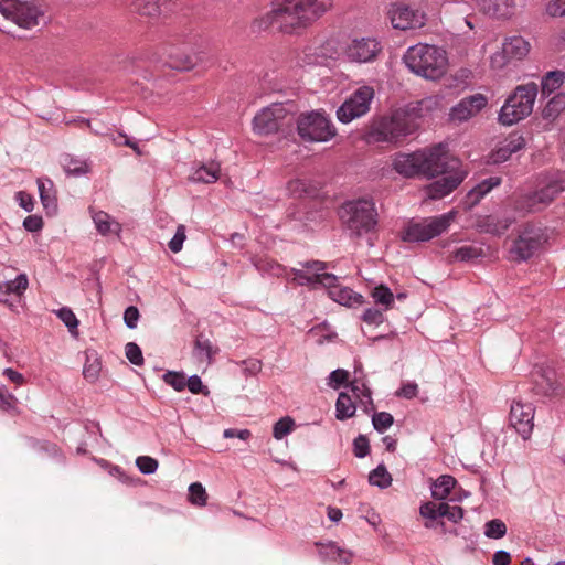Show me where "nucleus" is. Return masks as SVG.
Listing matches in <instances>:
<instances>
[{
	"instance_id": "nucleus-1",
	"label": "nucleus",
	"mask_w": 565,
	"mask_h": 565,
	"mask_svg": "<svg viewBox=\"0 0 565 565\" xmlns=\"http://www.w3.org/2000/svg\"><path fill=\"white\" fill-rule=\"evenodd\" d=\"M331 6L332 0H275L260 22L265 28L292 33L310 25Z\"/></svg>"
},
{
	"instance_id": "nucleus-2",
	"label": "nucleus",
	"mask_w": 565,
	"mask_h": 565,
	"mask_svg": "<svg viewBox=\"0 0 565 565\" xmlns=\"http://www.w3.org/2000/svg\"><path fill=\"white\" fill-rule=\"evenodd\" d=\"M438 99L434 96L408 104L404 109L395 110L388 117L374 121L366 135L367 142H398L406 136L416 131L417 118L423 117L438 107Z\"/></svg>"
},
{
	"instance_id": "nucleus-3",
	"label": "nucleus",
	"mask_w": 565,
	"mask_h": 565,
	"mask_svg": "<svg viewBox=\"0 0 565 565\" xmlns=\"http://www.w3.org/2000/svg\"><path fill=\"white\" fill-rule=\"evenodd\" d=\"M403 60L412 73L429 81L441 78L448 68L446 51L427 43L409 46Z\"/></svg>"
},
{
	"instance_id": "nucleus-4",
	"label": "nucleus",
	"mask_w": 565,
	"mask_h": 565,
	"mask_svg": "<svg viewBox=\"0 0 565 565\" xmlns=\"http://www.w3.org/2000/svg\"><path fill=\"white\" fill-rule=\"evenodd\" d=\"M340 213L347 228L354 237H362L372 232L377 224L375 204L369 199L348 202L341 207Z\"/></svg>"
},
{
	"instance_id": "nucleus-5",
	"label": "nucleus",
	"mask_w": 565,
	"mask_h": 565,
	"mask_svg": "<svg viewBox=\"0 0 565 565\" xmlns=\"http://www.w3.org/2000/svg\"><path fill=\"white\" fill-rule=\"evenodd\" d=\"M565 191V177H552L544 180L532 192L520 195L514 202V209L522 213H535L546 209Z\"/></svg>"
},
{
	"instance_id": "nucleus-6",
	"label": "nucleus",
	"mask_w": 565,
	"mask_h": 565,
	"mask_svg": "<svg viewBox=\"0 0 565 565\" xmlns=\"http://www.w3.org/2000/svg\"><path fill=\"white\" fill-rule=\"evenodd\" d=\"M537 96V85L529 83L518 86L510 95L499 113V121L512 126L530 116Z\"/></svg>"
},
{
	"instance_id": "nucleus-7",
	"label": "nucleus",
	"mask_w": 565,
	"mask_h": 565,
	"mask_svg": "<svg viewBox=\"0 0 565 565\" xmlns=\"http://www.w3.org/2000/svg\"><path fill=\"white\" fill-rule=\"evenodd\" d=\"M0 12L23 29L45 23V14L34 0H0Z\"/></svg>"
},
{
	"instance_id": "nucleus-8",
	"label": "nucleus",
	"mask_w": 565,
	"mask_h": 565,
	"mask_svg": "<svg viewBox=\"0 0 565 565\" xmlns=\"http://www.w3.org/2000/svg\"><path fill=\"white\" fill-rule=\"evenodd\" d=\"M291 122V105L287 107L285 104L274 103L255 115L253 129L258 135H271L289 127Z\"/></svg>"
},
{
	"instance_id": "nucleus-9",
	"label": "nucleus",
	"mask_w": 565,
	"mask_h": 565,
	"mask_svg": "<svg viewBox=\"0 0 565 565\" xmlns=\"http://www.w3.org/2000/svg\"><path fill=\"white\" fill-rule=\"evenodd\" d=\"M455 213L449 212L439 216L424 218L411 223L404 231L402 238L405 242H426L444 233L454 221Z\"/></svg>"
},
{
	"instance_id": "nucleus-10",
	"label": "nucleus",
	"mask_w": 565,
	"mask_h": 565,
	"mask_svg": "<svg viewBox=\"0 0 565 565\" xmlns=\"http://www.w3.org/2000/svg\"><path fill=\"white\" fill-rule=\"evenodd\" d=\"M297 129L303 140L311 142H326L337 134L331 121L318 111L301 115L297 121Z\"/></svg>"
},
{
	"instance_id": "nucleus-11",
	"label": "nucleus",
	"mask_w": 565,
	"mask_h": 565,
	"mask_svg": "<svg viewBox=\"0 0 565 565\" xmlns=\"http://www.w3.org/2000/svg\"><path fill=\"white\" fill-rule=\"evenodd\" d=\"M418 154L423 160L420 163V174L434 178L441 173L452 172L458 169L459 161L450 159L446 148L443 145H436L431 148L419 150Z\"/></svg>"
},
{
	"instance_id": "nucleus-12",
	"label": "nucleus",
	"mask_w": 565,
	"mask_h": 565,
	"mask_svg": "<svg viewBox=\"0 0 565 565\" xmlns=\"http://www.w3.org/2000/svg\"><path fill=\"white\" fill-rule=\"evenodd\" d=\"M374 88L369 85L358 87L337 110L338 119L343 124L364 116L374 98Z\"/></svg>"
},
{
	"instance_id": "nucleus-13",
	"label": "nucleus",
	"mask_w": 565,
	"mask_h": 565,
	"mask_svg": "<svg viewBox=\"0 0 565 565\" xmlns=\"http://www.w3.org/2000/svg\"><path fill=\"white\" fill-rule=\"evenodd\" d=\"M545 242V236L540 227L526 225L514 241L510 254L514 260H527Z\"/></svg>"
},
{
	"instance_id": "nucleus-14",
	"label": "nucleus",
	"mask_w": 565,
	"mask_h": 565,
	"mask_svg": "<svg viewBox=\"0 0 565 565\" xmlns=\"http://www.w3.org/2000/svg\"><path fill=\"white\" fill-rule=\"evenodd\" d=\"M529 52L530 43L527 41L521 36H511L502 43L501 50L491 56V67L502 70L513 61H521Z\"/></svg>"
},
{
	"instance_id": "nucleus-15",
	"label": "nucleus",
	"mask_w": 565,
	"mask_h": 565,
	"mask_svg": "<svg viewBox=\"0 0 565 565\" xmlns=\"http://www.w3.org/2000/svg\"><path fill=\"white\" fill-rule=\"evenodd\" d=\"M387 15L392 26L403 31L419 29L426 23V14L424 12L402 2L392 3Z\"/></svg>"
},
{
	"instance_id": "nucleus-16",
	"label": "nucleus",
	"mask_w": 565,
	"mask_h": 565,
	"mask_svg": "<svg viewBox=\"0 0 565 565\" xmlns=\"http://www.w3.org/2000/svg\"><path fill=\"white\" fill-rule=\"evenodd\" d=\"M381 51V43L375 38H356L344 47V55L350 62L370 63Z\"/></svg>"
},
{
	"instance_id": "nucleus-17",
	"label": "nucleus",
	"mask_w": 565,
	"mask_h": 565,
	"mask_svg": "<svg viewBox=\"0 0 565 565\" xmlns=\"http://www.w3.org/2000/svg\"><path fill=\"white\" fill-rule=\"evenodd\" d=\"M533 419L534 407L531 403L513 402L510 409V423L523 439H527L531 436Z\"/></svg>"
},
{
	"instance_id": "nucleus-18",
	"label": "nucleus",
	"mask_w": 565,
	"mask_h": 565,
	"mask_svg": "<svg viewBox=\"0 0 565 565\" xmlns=\"http://www.w3.org/2000/svg\"><path fill=\"white\" fill-rule=\"evenodd\" d=\"M487 104L488 99L482 94L465 97L450 109V119L457 122L466 121L479 114Z\"/></svg>"
},
{
	"instance_id": "nucleus-19",
	"label": "nucleus",
	"mask_w": 565,
	"mask_h": 565,
	"mask_svg": "<svg viewBox=\"0 0 565 565\" xmlns=\"http://www.w3.org/2000/svg\"><path fill=\"white\" fill-rule=\"evenodd\" d=\"M301 268H292L294 280L301 286H322V278L330 274L323 273L327 268L326 263L311 260L300 264Z\"/></svg>"
},
{
	"instance_id": "nucleus-20",
	"label": "nucleus",
	"mask_w": 565,
	"mask_h": 565,
	"mask_svg": "<svg viewBox=\"0 0 565 565\" xmlns=\"http://www.w3.org/2000/svg\"><path fill=\"white\" fill-rule=\"evenodd\" d=\"M533 379L534 391L536 394L554 396L557 395L561 391L557 374L552 367L543 365L535 366Z\"/></svg>"
},
{
	"instance_id": "nucleus-21",
	"label": "nucleus",
	"mask_w": 565,
	"mask_h": 565,
	"mask_svg": "<svg viewBox=\"0 0 565 565\" xmlns=\"http://www.w3.org/2000/svg\"><path fill=\"white\" fill-rule=\"evenodd\" d=\"M448 173V175L443 177L426 186L425 191L429 199L438 200L446 196L454 191L467 175V172L463 170H456Z\"/></svg>"
},
{
	"instance_id": "nucleus-22",
	"label": "nucleus",
	"mask_w": 565,
	"mask_h": 565,
	"mask_svg": "<svg viewBox=\"0 0 565 565\" xmlns=\"http://www.w3.org/2000/svg\"><path fill=\"white\" fill-rule=\"evenodd\" d=\"M322 287L328 289V294L332 300L343 306H352L361 303V296L348 287H342L338 282L334 275L324 276L322 278Z\"/></svg>"
},
{
	"instance_id": "nucleus-23",
	"label": "nucleus",
	"mask_w": 565,
	"mask_h": 565,
	"mask_svg": "<svg viewBox=\"0 0 565 565\" xmlns=\"http://www.w3.org/2000/svg\"><path fill=\"white\" fill-rule=\"evenodd\" d=\"M525 146V140L520 135H510L499 147L491 153L492 163H501L507 161L513 153L520 151Z\"/></svg>"
},
{
	"instance_id": "nucleus-24",
	"label": "nucleus",
	"mask_w": 565,
	"mask_h": 565,
	"mask_svg": "<svg viewBox=\"0 0 565 565\" xmlns=\"http://www.w3.org/2000/svg\"><path fill=\"white\" fill-rule=\"evenodd\" d=\"M168 0H135L132 10L141 17L157 20L167 15Z\"/></svg>"
},
{
	"instance_id": "nucleus-25",
	"label": "nucleus",
	"mask_w": 565,
	"mask_h": 565,
	"mask_svg": "<svg viewBox=\"0 0 565 565\" xmlns=\"http://www.w3.org/2000/svg\"><path fill=\"white\" fill-rule=\"evenodd\" d=\"M420 157L418 151L413 153H398L394 158L393 167L397 173L408 178L420 174L419 160H423Z\"/></svg>"
},
{
	"instance_id": "nucleus-26",
	"label": "nucleus",
	"mask_w": 565,
	"mask_h": 565,
	"mask_svg": "<svg viewBox=\"0 0 565 565\" xmlns=\"http://www.w3.org/2000/svg\"><path fill=\"white\" fill-rule=\"evenodd\" d=\"M315 63L329 65L344 54V47L335 39L326 40L315 49Z\"/></svg>"
},
{
	"instance_id": "nucleus-27",
	"label": "nucleus",
	"mask_w": 565,
	"mask_h": 565,
	"mask_svg": "<svg viewBox=\"0 0 565 565\" xmlns=\"http://www.w3.org/2000/svg\"><path fill=\"white\" fill-rule=\"evenodd\" d=\"M479 9L491 17L509 18L515 9L514 0H478Z\"/></svg>"
},
{
	"instance_id": "nucleus-28",
	"label": "nucleus",
	"mask_w": 565,
	"mask_h": 565,
	"mask_svg": "<svg viewBox=\"0 0 565 565\" xmlns=\"http://www.w3.org/2000/svg\"><path fill=\"white\" fill-rule=\"evenodd\" d=\"M513 222L514 218L511 217L487 215L478 220L477 227L484 233L501 235L512 225Z\"/></svg>"
},
{
	"instance_id": "nucleus-29",
	"label": "nucleus",
	"mask_w": 565,
	"mask_h": 565,
	"mask_svg": "<svg viewBox=\"0 0 565 565\" xmlns=\"http://www.w3.org/2000/svg\"><path fill=\"white\" fill-rule=\"evenodd\" d=\"M92 218L96 226V230L102 235L116 234L118 235L121 231V226L116 222L109 214L104 211H94L90 209Z\"/></svg>"
},
{
	"instance_id": "nucleus-30",
	"label": "nucleus",
	"mask_w": 565,
	"mask_h": 565,
	"mask_svg": "<svg viewBox=\"0 0 565 565\" xmlns=\"http://www.w3.org/2000/svg\"><path fill=\"white\" fill-rule=\"evenodd\" d=\"M220 173V164L212 161L194 169L189 180L196 183H214L218 180Z\"/></svg>"
},
{
	"instance_id": "nucleus-31",
	"label": "nucleus",
	"mask_w": 565,
	"mask_h": 565,
	"mask_svg": "<svg viewBox=\"0 0 565 565\" xmlns=\"http://www.w3.org/2000/svg\"><path fill=\"white\" fill-rule=\"evenodd\" d=\"M500 184L499 178H489L477 184L467 194V203L470 207L478 204L480 200L494 186Z\"/></svg>"
},
{
	"instance_id": "nucleus-32",
	"label": "nucleus",
	"mask_w": 565,
	"mask_h": 565,
	"mask_svg": "<svg viewBox=\"0 0 565 565\" xmlns=\"http://www.w3.org/2000/svg\"><path fill=\"white\" fill-rule=\"evenodd\" d=\"M356 406L352 397L341 392L335 403V417L339 420H344L354 416Z\"/></svg>"
},
{
	"instance_id": "nucleus-33",
	"label": "nucleus",
	"mask_w": 565,
	"mask_h": 565,
	"mask_svg": "<svg viewBox=\"0 0 565 565\" xmlns=\"http://www.w3.org/2000/svg\"><path fill=\"white\" fill-rule=\"evenodd\" d=\"M456 484V479L448 475L440 476L431 486V497L435 500H445Z\"/></svg>"
},
{
	"instance_id": "nucleus-34",
	"label": "nucleus",
	"mask_w": 565,
	"mask_h": 565,
	"mask_svg": "<svg viewBox=\"0 0 565 565\" xmlns=\"http://www.w3.org/2000/svg\"><path fill=\"white\" fill-rule=\"evenodd\" d=\"M64 171L72 177H81L89 172L87 161L66 154L62 158Z\"/></svg>"
},
{
	"instance_id": "nucleus-35",
	"label": "nucleus",
	"mask_w": 565,
	"mask_h": 565,
	"mask_svg": "<svg viewBox=\"0 0 565 565\" xmlns=\"http://www.w3.org/2000/svg\"><path fill=\"white\" fill-rule=\"evenodd\" d=\"M164 54L168 55L167 64L171 68L175 70H189L191 68L194 63L191 56L185 54H179L174 52V47L171 45H164L163 47Z\"/></svg>"
},
{
	"instance_id": "nucleus-36",
	"label": "nucleus",
	"mask_w": 565,
	"mask_h": 565,
	"mask_svg": "<svg viewBox=\"0 0 565 565\" xmlns=\"http://www.w3.org/2000/svg\"><path fill=\"white\" fill-rule=\"evenodd\" d=\"M565 78V73L561 71L548 72L541 82L543 95H550L561 87Z\"/></svg>"
},
{
	"instance_id": "nucleus-37",
	"label": "nucleus",
	"mask_w": 565,
	"mask_h": 565,
	"mask_svg": "<svg viewBox=\"0 0 565 565\" xmlns=\"http://www.w3.org/2000/svg\"><path fill=\"white\" fill-rule=\"evenodd\" d=\"M217 352V348H215L209 339H204L203 337H198L194 347V353L200 361H205L211 363L213 355Z\"/></svg>"
},
{
	"instance_id": "nucleus-38",
	"label": "nucleus",
	"mask_w": 565,
	"mask_h": 565,
	"mask_svg": "<svg viewBox=\"0 0 565 565\" xmlns=\"http://www.w3.org/2000/svg\"><path fill=\"white\" fill-rule=\"evenodd\" d=\"M286 189L292 198H302L303 195H313L316 193V188L311 186L305 179L290 180Z\"/></svg>"
},
{
	"instance_id": "nucleus-39",
	"label": "nucleus",
	"mask_w": 565,
	"mask_h": 565,
	"mask_svg": "<svg viewBox=\"0 0 565 565\" xmlns=\"http://www.w3.org/2000/svg\"><path fill=\"white\" fill-rule=\"evenodd\" d=\"M38 188L43 206L45 209H55L56 199L53 192V182L47 179H38Z\"/></svg>"
},
{
	"instance_id": "nucleus-40",
	"label": "nucleus",
	"mask_w": 565,
	"mask_h": 565,
	"mask_svg": "<svg viewBox=\"0 0 565 565\" xmlns=\"http://www.w3.org/2000/svg\"><path fill=\"white\" fill-rule=\"evenodd\" d=\"M102 370V363L95 353H87L86 361L84 364L83 375L84 377L94 383L97 381Z\"/></svg>"
},
{
	"instance_id": "nucleus-41",
	"label": "nucleus",
	"mask_w": 565,
	"mask_h": 565,
	"mask_svg": "<svg viewBox=\"0 0 565 565\" xmlns=\"http://www.w3.org/2000/svg\"><path fill=\"white\" fill-rule=\"evenodd\" d=\"M369 481L373 486H377L382 489L387 488L392 482V477L382 465L377 466L370 472Z\"/></svg>"
},
{
	"instance_id": "nucleus-42",
	"label": "nucleus",
	"mask_w": 565,
	"mask_h": 565,
	"mask_svg": "<svg viewBox=\"0 0 565 565\" xmlns=\"http://www.w3.org/2000/svg\"><path fill=\"white\" fill-rule=\"evenodd\" d=\"M189 501L196 507H204L207 502V493L200 482H193L189 487Z\"/></svg>"
},
{
	"instance_id": "nucleus-43",
	"label": "nucleus",
	"mask_w": 565,
	"mask_h": 565,
	"mask_svg": "<svg viewBox=\"0 0 565 565\" xmlns=\"http://www.w3.org/2000/svg\"><path fill=\"white\" fill-rule=\"evenodd\" d=\"M565 108V96L558 94L551 98L543 109L544 118H555Z\"/></svg>"
},
{
	"instance_id": "nucleus-44",
	"label": "nucleus",
	"mask_w": 565,
	"mask_h": 565,
	"mask_svg": "<svg viewBox=\"0 0 565 565\" xmlns=\"http://www.w3.org/2000/svg\"><path fill=\"white\" fill-rule=\"evenodd\" d=\"M355 398L366 397L367 402L372 405L371 390L366 385L364 377L356 376L349 384Z\"/></svg>"
},
{
	"instance_id": "nucleus-45",
	"label": "nucleus",
	"mask_w": 565,
	"mask_h": 565,
	"mask_svg": "<svg viewBox=\"0 0 565 565\" xmlns=\"http://www.w3.org/2000/svg\"><path fill=\"white\" fill-rule=\"evenodd\" d=\"M507 534V525L500 519H493L484 524V535L489 539H501Z\"/></svg>"
},
{
	"instance_id": "nucleus-46",
	"label": "nucleus",
	"mask_w": 565,
	"mask_h": 565,
	"mask_svg": "<svg viewBox=\"0 0 565 565\" xmlns=\"http://www.w3.org/2000/svg\"><path fill=\"white\" fill-rule=\"evenodd\" d=\"M295 420L289 417H282L275 423L273 428V436L275 439L280 440L294 430Z\"/></svg>"
},
{
	"instance_id": "nucleus-47",
	"label": "nucleus",
	"mask_w": 565,
	"mask_h": 565,
	"mask_svg": "<svg viewBox=\"0 0 565 565\" xmlns=\"http://www.w3.org/2000/svg\"><path fill=\"white\" fill-rule=\"evenodd\" d=\"M372 297L374 298V301L376 303L384 306L385 310L390 309L392 303L394 302L393 292L383 285H380L374 288V290L372 291Z\"/></svg>"
},
{
	"instance_id": "nucleus-48",
	"label": "nucleus",
	"mask_w": 565,
	"mask_h": 565,
	"mask_svg": "<svg viewBox=\"0 0 565 565\" xmlns=\"http://www.w3.org/2000/svg\"><path fill=\"white\" fill-rule=\"evenodd\" d=\"M163 381L178 392L183 391L186 386V379L182 372L168 371L163 375Z\"/></svg>"
},
{
	"instance_id": "nucleus-49",
	"label": "nucleus",
	"mask_w": 565,
	"mask_h": 565,
	"mask_svg": "<svg viewBox=\"0 0 565 565\" xmlns=\"http://www.w3.org/2000/svg\"><path fill=\"white\" fill-rule=\"evenodd\" d=\"M481 255L482 250L480 248L473 246H462L454 252L452 258L459 262H468L478 258Z\"/></svg>"
},
{
	"instance_id": "nucleus-50",
	"label": "nucleus",
	"mask_w": 565,
	"mask_h": 565,
	"mask_svg": "<svg viewBox=\"0 0 565 565\" xmlns=\"http://www.w3.org/2000/svg\"><path fill=\"white\" fill-rule=\"evenodd\" d=\"M394 423L393 416L387 412L375 413L372 416V424L375 430L383 433L390 428Z\"/></svg>"
},
{
	"instance_id": "nucleus-51",
	"label": "nucleus",
	"mask_w": 565,
	"mask_h": 565,
	"mask_svg": "<svg viewBox=\"0 0 565 565\" xmlns=\"http://www.w3.org/2000/svg\"><path fill=\"white\" fill-rule=\"evenodd\" d=\"M136 466L143 475H151L158 469V460L149 456H140L136 459Z\"/></svg>"
},
{
	"instance_id": "nucleus-52",
	"label": "nucleus",
	"mask_w": 565,
	"mask_h": 565,
	"mask_svg": "<svg viewBox=\"0 0 565 565\" xmlns=\"http://www.w3.org/2000/svg\"><path fill=\"white\" fill-rule=\"evenodd\" d=\"M29 286V280L26 275L21 274L17 276L15 279L9 281L7 284V291L15 295H22Z\"/></svg>"
},
{
	"instance_id": "nucleus-53",
	"label": "nucleus",
	"mask_w": 565,
	"mask_h": 565,
	"mask_svg": "<svg viewBox=\"0 0 565 565\" xmlns=\"http://www.w3.org/2000/svg\"><path fill=\"white\" fill-rule=\"evenodd\" d=\"M127 359L135 365H142L143 356L141 349L135 342H128L125 347Z\"/></svg>"
},
{
	"instance_id": "nucleus-54",
	"label": "nucleus",
	"mask_w": 565,
	"mask_h": 565,
	"mask_svg": "<svg viewBox=\"0 0 565 565\" xmlns=\"http://www.w3.org/2000/svg\"><path fill=\"white\" fill-rule=\"evenodd\" d=\"M185 231L186 230L183 224H180L177 227L175 234L173 235V237L171 238V241L168 244L171 252L179 253L182 249L183 243L186 238Z\"/></svg>"
},
{
	"instance_id": "nucleus-55",
	"label": "nucleus",
	"mask_w": 565,
	"mask_h": 565,
	"mask_svg": "<svg viewBox=\"0 0 565 565\" xmlns=\"http://www.w3.org/2000/svg\"><path fill=\"white\" fill-rule=\"evenodd\" d=\"M436 503L435 502H426L423 503L419 508V513L423 518L427 519L428 521L425 522L426 527H434L433 521L437 520V512H436Z\"/></svg>"
},
{
	"instance_id": "nucleus-56",
	"label": "nucleus",
	"mask_w": 565,
	"mask_h": 565,
	"mask_svg": "<svg viewBox=\"0 0 565 565\" xmlns=\"http://www.w3.org/2000/svg\"><path fill=\"white\" fill-rule=\"evenodd\" d=\"M57 317L64 322L71 332L77 329L78 320L70 308H62L56 312Z\"/></svg>"
},
{
	"instance_id": "nucleus-57",
	"label": "nucleus",
	"mask_w": 565,
	"mask_h": 565,
	"mask_svg": "<svg viewBox=\"0 0 565 565\" xmlns=\"http://www.w3.org/2000/svg\"><path fill=\"white\" fill-rule=\"evenodd\" d=\"M348 379H349L348 371H345L343 369H338L330 373L328 384H329V386L337 390V388H339V386L345 384Z\"/></svg>"
},
{
	"instance_id": "nucleus-58",
	"label": "nucleus",
	"mask_w": 565,
	"mask_h": 565,
	"mask_svg": "<svg viewBox=\"0 0 565 565\" xmlns=\"http://www.w3.org/2000/svg\"><path fill=\"white\" fill-rule=\"evenodd\" d=\"M186 386L189 391L193 394L202 393L203 395H209L210 391L206 386L203 385L201 379L198 375H192L186 380Z\"/></svg>"
},
{
	"instance_id": "nucleus-59",
	"label": "nucleus",
	"mask_w": 565,
	"mask_h": 565,
	"mask_svg": "<svg viewBox=\"0 0 565 565\" xmlns=\"http://www.w3.org/2000/svg\"><path fill=\"white\" fill-rule=\"evenodd\" d=\"M353 446H354V455L358 458H364L369 454L370 446H369V440L365 436H363V435L358 436L353 441Z\"/></svg>"
},
{
	"instance_id": "nucleus-60",
	"label": "nucleus",
	"mask_w": 565,
	"mask_h": 565,
	"mask_svg": "<svg viewBox=\"0 0 565 565\" xmlns=\"http://www.w3.org/2000/svg\"><path fill=\"white\" fill-rule=\"evenodd\" d=\"M139 317H140V315H139V310L137 307H135V306L128 307L124 312L125 324L129 329H135L137 327Z\"/></svg>"
},
{
	"instance_id": "nucleus-61",
	"label": "nucleus",
	"mask_w": 565,
	"mask_h": 565,
	"mask_svg": "<svg viewBox=\"0 0 565 565\" xmlns=\"http://www.w3.org/2000/svg\"><path fill=\"white\" fill-rule=\"evenodd\" d=\"M546 12L551 17H565V0H550Z\"/></svg>"
},
{
	"instance_id": "nucleus-62",
	"label": "nucleus",
	"mask_w": 565,
	"mask_h": 565,
	"mask_svg": "<svg viewBox=\"0 0 565 565\" xmlns=\"http://www.w3.org/2000/svg\"><path fill=\"white\" fill-rule=\"evenodd\" d=\"M362 319L370 324H380L383 322V313L379 309L369 308L364 311Z\"/></svg>"
},
{
	"instance_id": "nucleus-63",
	"label": "nucleus",
	"mask_w": 565,
	"mask_h": 565,
	"mask_svg": "<svg viewBox=\"0 0 565 565\" xmlns=\"http://www.w3.org/2000/svg\"><path fill=\"white\" fill-rule=\"evenodd\" d=\"M23 226L29 232H38L43 227L42 217L38 215H30L24 218Z\"/></svg>"
},
{
	"instance_id": "nucleus-64",
	"label": "nucleus",
	"mask_w": 565,
	"mask_h": 565,
	"mask_svg": "<svg viewBox=\"0 0 565 565\" xmlns=\"http://www.w3.org/2000/svg\"><path fill=\"white\" fill-rule=\"evenodd\" d=\"M15 403L17 398L14 395L7 393L3 388L0 387V408L4 411L13 409Z\"/></svg>"
}]
</instances>
